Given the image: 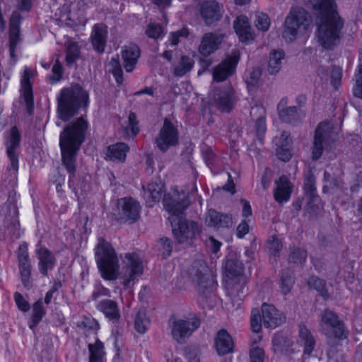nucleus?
Here are the masks:
<instances>
[{
    "label": "nucleus",
    "mask_w": 362,
    "mask_h": 362,
    "mask_svg": "<svg viewBox=\"0 0 362 362\" xmlns=\"http://www.w3.org/2000/svg\"><path fill=\"white\" fill-rule=\"evenodd\" d=\"M52 75L50 76V79L52 83L59 81L62 76V66L57 62L54 64L52 69Z\"/></svg>",
    "instance_id": "nucleus-59"
},
{
    "label": "nucleus",
    "mask_w": 362,
    "mask_h": 362,
    "mask_svg": "<svg viewBox=\"0 0 362 362\" xmlns=\"http://www.w3.org/2000/svg\"><path fill=\"white\" fill-rule=\"evenodd\" d=\"M189 31L187 28H182L176 32H173L170 34L169 41L173 46L178 45L183 39L187 37Z\"/></svg>",
    "instance_id": "nucleus-47"
},
{
    "label": "nucleus",
    "mask_w": 362,
    "mask_h": 362,
    "mask_svg": "<svg viewBox=\"0 0 362 362\" xmlns=\"http://www.w3.org/2000/svg\"><path fill=\"white\" fill-rule=\"evenodd\" d=\"M214 102L221 110L229 112L236 103V95L233 87L228 83L220 87L214 97Z\"/></svg>",
    "instance_id": "nucleus-17"
},
{
    "label": "nucleus",
    "mask_w": 362,
    "mask_h": 362,
    "mask_svg": "<svg viewBox=\"0 0 362 362\" xmlns=\"http://www.w3.org/2000/svg\"><path fill=\"white\" fill-rule=\"evenodd\" d=\"M98 308L111 320H118L120 317L117 303L111 300L101 301L98 305Z\"/></svg>",
    "instance_id": "nucleus-35"
},
{
    "label": "nucleus",
    "mask_w": 362,
    "mask_h": 362,
    "mask_svg": "<svg viewBox=\"0 0 362 362\" xmlns=\"http://www.w3.org/2000/svg\"><path fill=\"white\" fill-rule=\"evenodd\" d=\"M293 279L291 276H283L281 278V293L284 295H286L290 293L291 291L293 284Z\"/></svg>",
    "instance_id": "nucleus-57"
},
{
    "label": "nucleus",
    "mask_w": 362,
    "mask_h": 362,
    "mask_svg": "<svg viewBox=\"0 0 362 362\" xmlns=\"http://www.w3.org/2000/svg\"><path fill=\"white\" fill-rule=\"evenodd\" d=\"M140 205L132 198H123L117 201L115 215L118 220L134 222L139 218Z\"/></svg>",
    "instance_id": "nucleus-15"
},
{
    "label": "nucleus",
    "mask_w": 362,
    "mask_h": 362,
    "mask_svg": "<svg viewBox=\"0 0 362 362\" xmlns=\"http://www.w3.org/2000/svg\"><path fill=\"white\" fill-rule=\"evenodd\" d=\"M146 34L148 37L157 39L163 34V28L158 24L149 23Z\"/></svg>",
    "instance_id": "nucleus-53"
},
{
    "label": "nucleus",
    "mask_w": 362,
    "mask_h": 362,
    "mask_svg": "<svg viewBox=\"0 0 362 362\" xmlns=\"http://www.w3.org/2000/svg\"><path fill=\"white\" fill-rule=\"evenodd\" d=\"M270 25V21L267 15L259 13L256 16V27L262 31L268 30Z\"/></svg>",
    "instance_id": "nucleus-56"
},
{
    "label": "nucleus",
    "mask_w": 362,
    "mask_h": 362,
    "mask_svg": "<svg viewBox=\"0 0 362 362\" xmlns=\"http://www.w3.org/2000/svg\"><path fill=\"white\" fill-rule=\"evenodd\" d=\"M45 315V310L43 308L42 300H39L33 305V314L30 327L33 329L36 327V325L42 320Z\"/></svg>",
    "instance_id": "nucleus-43"
},
{
    "label": "nucleus",
    "mask_w": 362,
    "mask_h": 362,
    "mask_svg": "<svg viewBox=\"0 0 362 362\" xmlns=\"http://www.w3.org/2000/svg\"><path fill=\"white\" fill-rule=\"evenodd\" d=\"M20 40V28L17 27L10 28V51L11 57L14 55V51Z\"/></svg>",
    "instance_id": "nucleus-48"
},
{
    "label": "nucleus",
    "mask_w": 362,
    "mask_h": 362,
    "mask_svg": "<svg viewBox=\"0 0 362 362\" xmlns=\"http://www.w3.org/2000/svg\"><path fill=\"white\" fill-rule=\"evenodd\" d=\"M149 325V320L146 317L145 312L139 311L136 318L134 326L136 331L141 334H144Z\"/></svg>",
    "instance_id": "nucleus-44"
},
{
    "label": "nucleus",
    "mask_w": 362,
    "mask_h": 362,
    "mask_svg": "<svg viewBox=\"0 0 362 362\" xmlns=\"http://www.w3.org/2000/svg\"><path fill=\"white\" fill-rule=\"evenodd\" d=\"M87 127V122L80 117L67 125L60 134L59 146L62 160L70 174H74L76 170V156L84 141Z\"/></svg>",
    "instance_id": "nucleus-2"
},
{
    "label": "nucleus",
    "mask_w": 362,
    "mask_h": 362,
    "mask_svg": "<svg viewBox=\"0 0 362 362\" xmlns=\"http://www.w3.org/2000/svg\"><path fill=\"white\" fill-rule=\"evenodd\" d=\"M163 203L170 217L180 216L189 204L185 193L182 191L179 192L177 188L173 189L170 192L165 195Z\"/></svg>",
    "instance_id": "nucleus-12"
},
{
    "label": "nucleus",
    "mask_w": 362,
    "mask_h": 362,
    "mask_svg": "<svg viewBox=\"0 0 362 362\" xmlns=\"http://www.w3.org/2000/svg\"><path fill=\"white\" fill-rule=\"evenodd\" d=\"M199 325L200 320L193 313L182 317H173L170 320L172 337L179 344L185 343Z\"/></svg>",
    "instance_id": "nucleus-8"
},
{
    "label": "nucleus",
    "mask_w": 362,
    "mask_h": 362,
    "mask_svg": "<svg viewBox=\"0 0 362 362\" xmlns=\"http://www.w3.org/2000/svg\"><path fill=\"white\" fill-rule=\"evenodd\" d=\"M204 223L209 227L219 228L230 226L233 221L230 216L220 214L216 210L210 209L206 214Z\"/></svg>",
    "instance_id": "nucleus-22"
},
{
    "label": "nucleus",
    "mask_w": 362,
    "mask_h": 362,
    "mask_svg": "<svg viewBox=\"0 0 362 362\" xmlns=\"http://www.w3.org/2000/svg\"><path fill=\"white\" fill-rule=\"evenodd\" d=\"M129 147L124 143H117L108 147L106 158L112 161L123 162L125 160Z\"/></svg>",
    "instance_id": "nucleus-33"
},
{
    "label": "nucleus",
    "mask_w": 362,
    "mask_h": 362,
    "mask_svg": "<svg viewBox=\"0 0 362 362\" xmlns=\"http://www.w3.org/2000/svg\"><path fill=\"white\" fill-rule=\"evenodd\" d=\"M276 184V188L274 194L276 201L279 203L288 201L291 193V182L286 177L282 176Z\"/></svg>",
    "instance_id": "nucleus-32"
},
{
    "label": "nucleus",
    "mask_w": 362,
    "mask_h": 362,
    "mask_svg": "<svg viewBox=\"0 0 362 362\" xmlns=\"http://www.w3.org/2000/svg\"><path fill=\"white\" fill-rule=\"evenodd\" d=\"M1 214L4 216V223L8 230L13 235H18V213L15 202L11 201L6 202L1 209Z\"/></svg>",
    "instance_id": "nucleus-20"
},
{
    "label": "nucleus",
    "mask_w": 362,
    "mask_h": 362,
    "mask_svg": "<svg viewBox=\"0 0 362 362\" xmlns=\"http://www.w3.org/2000/svg\"><path fill=\"white\" fill-rule=\"evenodd\" d=\"M332 83L337 88L339 84L341 78V69L338 67H334L332 70Z\"/></svg>",
    "instance_id": "nucleus-61"
},
{
    "label": "nucleus",
    "mask_w": 362,
    "mask_h": 362,
    "mask_svg": "<svg viewBox=\"0 0 362 362\" xmlns=\"http://www.w3.org/2000/svg\"><path fill=\"white\" fill-rule=\"evenodd\" d=\"M18 269L21 281L26 288L32 286L31 269L32 265L28 255V245L22 244L18 250Z\"/></svg>",
    "instance_id": "nucleus-16"
},
{
    "label": "nucleus",
    "mask_w": 362,
    "mask_h": 362,
    "mask_svg": "<svg viewBox=\"0 0 362 362\" xmlns=\"http://www.w3.org/2000/svg\"><path fill=\"white\" fill-rule=\"evenodd\" d=\"M89 362H105V351L103 344L100 341L88 345Z\"/></svg>",
    "instance_id": "nucleus-40"
},
{
    "label": "nucleus",
    "mask_w": 362,
    "mask_h": 362,
    "mask_svg": "<svg viewBox=\"0 0 362 362\" xmlns=\"http://www.w3.org/2000/svg\"><path fill=\"white\" fill-rule=\"evenodd\" d=\"M107 30L106 26L102 24H96L93 27L91 35L92 44L94 48L99 52H103L106 42Z\"/></svg>",
    "instance_id": "nucleus-31"
},
{
    "label": "nucleus",
    "mask_w": 362,
    "mask_h": 362,
    "mask_svg": "<svg viewBox=\"0 0 362 362\" xmlns=\"http://www.w3.org/2000/svg\"><path fill=\"white\" fill-rule=\"evenodd\" d=\"M207 245L214 253H216L219 250L221 243L213 237H210L207 240Z\"/></svg>",
    "instance_id": "nucleus-63"
},
{
    "label": "nucleus",
    "mask_w": 362,
    "mask_h": 362,
    "mask_svg": "<svg viewBox=\"0 0 362 362\" xmlns=\"http://www.w3.org/2000/svg\"><path fill=\"white\" fill-rule=\"evenodd\" d=\"M320 325L328 337L342 339L346 337L344 326L339 317L329 310H325L320 317Z\"/></svg>",
    "instance_id": "nucleus-11"
},
{
    "label": "nucleus",
    "mask_w": 362,
    "mask_h": 362,
    "mask_svg": "<svg viewBox=\"0 0 362 362\" xmlns=\"http://www.w3.org/2000/svg\"><path fill=\"white\" fill-rule=\"evenodd\" d=\"M239 61V52L235 50L232 54L214 69L213 77L216 81H222L235 72V66Z\"/></svg>",
    "instance_id": "nucleus-18"
},
{
    "label": "nucleus",
    "mask_w": 362,
    "mask_h": 362,
    "mask_svg": "<svg viewBox=\"0 0 362 362\" xmlns=\"http://www.w3.org/2000/svg\"><path fill=\"white\" fill-rule=\"evenodd\" d=\"M234 28L240 41L245 42L252 40L253 35L247 17H238L234 21Z\"/></svg>",
    "instance_id": "nucleus-30"
},
{
    "label": "nucleus",
    "mask_w": 362,
    "mask_h": 362,
    "mask_svg": "<svg viewBox=\"0 0 362 362\" xmlns=\"http://www.w3.org/2000/svg\"><path fill=\"white\" fill-rule=\"evenodd\" d=\"M226 35L219 32H211L204 34L199 47V53L205 57L209 56L219 49Z\"/></svg>",
    "instance_id": "nucleus-19"
},
{
    "label": "nucleus",
    "mask_w": 362,
    "mask_h": 362,
    "mask_svg": "<svg viewBox=\"0 0 362 362\" xmlns=\"http://www.w3.org/2000/svg\"><path fill=\"white\" fill-rule=\"evenodd\" d=\"M14 298H15V301L18 307V308L23 311V312H26L29 310L30 308V305L29 303L23 298V297L22 296L21 294H20L19 293H16L14 294Z\"/></svg>",
    "instance_id": "nucleus-58"
},
{
    "label": "nucleus",
    "mask_w": 362,
    "mask_h": 362,
    "mask_svg": "<svg viewBox=\"0 0 362 362\" xmlns=\"http://www.w3.org/2000/svg\"><path fill=\"white\" fill-rule=\"evenodd\" d=\"M36 252L39 260V270L44 276H47L48 271L54 268L56 262L55 257L48 249L44 247H40Z\"/></svg>",
    "instance_id": "nucleus-25"
},
{
    "label": "nucleus",
    "mask_w": 362,
    "mask_h": 362,
    "mask_svg": "<svg viewBox=\"0 0 362 362\" xmlns=\"http://www.w3.org/2000/svg\"><path fill=\"white\" fill-rule=\"evenodd\" d=\"M267 248L272 255L276 256L282 249L281 242L276 236H272L267 241Z\"/></svg>",
    "instance_id": "nucleus-51"
},
{
    "label": "nucleus",
    "mask_w": 362,
    "mask_h": 362,
    "mask_svg": "<svg viewBox=\"0 0 362 362\" xmlns=\"http://www.w3.org/2000/svg\"><path fill=\"white\" fill-rule=\"evenodd\" d=\"M80 54L79 47L75 43H70L66 51V62L69 64H72L78 58Z\"/></svg>",
    "instance_id": "nucleus-50"
},
{
    "label": "nucleus",
    "mask_w": 362,
    "mask_h": 362,
    "mask_svg": "<svg viewBox=\"0 0 362 362\" xmlns=\"http://www.w3.org/2000/svg\"><path fill=\"white\" fill-rule=\"evenodd\" d=\"M95 259L103 279L115 280L118 277L119 259L112 245L103 238L99 240L96 247Z\"/></svg>",
    "instance_id": "nucleus-4"
},
{
    "label": "nucleus",
    "mask_w": 362,
    "mask_h": 362,
    "mask_svg": "<svg viewBox=\"0 0 362 362\" xmlns=\"http://www.w3.org/2000/svg\"><path fill=\"white\" fill-rule=\"evenodd\" d=\"M163 185L158 181H155L149 183L147 186V189L145 192V197L148 200L149 203H154L158 202L163 196Z\"/></svg>",
    "instance_id": "nucleus-37"
},
{
    "label": "nucleus",
    "mask_w": 362,
    "mask_h": 362,
    "mask_svg": "<svg viewBox=\"0 0 362 362\" xmlns=\"http://www.w3.org/2000/svg\"><path fill=\"white\" fill-rule=\"evenodd\" d=\"M20 135L16 127H13L11 130V135L7 143V153L10 158L11 167L9 170L13 169L16 172L18 169V156L16 150L19 147Z\"/></svg>",
    "instance_id": "nucleus-24"
},
{
    "label": "nucleus",
    "mask_w": 362,
    "mask_h": 362,
    "mask_svg": "<svg viewBox=\"0 0 362 362\" xmlns=\"http://www.w3.org/2000/svg\"><path fill=\"white\" fill-rule=\"evenodd\" d=\"M234 342L229 334L225 330H220L215 337V348L218 355H226L231 354L234 351Z\"/></svg>",
    "instance_id": "nucleus-23"
},
{
    "label": "nucleus",
    "mask_w": 362,
    "mask_h": 362,
    "mask_svg": "<svg viewBox=\"0 0 362 362\" xmlns=\"http://www.w3.org/2000/svg\"><path fill=\"white\" fill-rule=\"evenodd\" d=\"M310 24V16L303 8H293L285 20L284 38L287 41H293L298 35L304 33Z\"/></svg>",
    "instance_id": "nucleus-6"
},
{
    "label": "nucleus",
    "mask_w": 362,
    "mask_h": 362,
    "mask_svg": "<svg viewBox=\"0 0 362 362\" xmlns=\"http://www.w3.org/2000/svg\"><path fill=\"white\" fill-rule=\"evenodd\" d=\"M179 133L174 124L168 119H165L158 136L155 140L157 147L163 152L167 151L170 147L177 144Z\"/></svg>",
    "instance_id": "nucleus-13"
},
{
    "label": "nucleus",
    "mask_w": 362,
    "mask_h": 362,
    "mask_svg": "<svg viewBox=\"0 0 362 362\" xmlns=\"http://www.w3.org/2000/svg\"><path fill=\"white\" fill-rule=\"evenodd\" d=\"M250 357L251 362H264L265 358L264 351L259 346L251 347Z\"/></svg>",
    "instance_id": "nucleus-55"
},
{
    "label": "nucleus",
    "mask_w": 362,
    "mask_h": 362,
    "mask_svg": "<svg viewBox=\"0 0 362 362\" xmlns=\"http://www.w3.org/2000/svg\"><path fill=\"white\" fill-rule=\"evenodd\" d=\"M161 245L163 246V255L168 256L172 251L171 242L168 238H162L160 240Z\"/></svg>",
    "instance_id": "nucleus-64"
},
{
    "label": "nucleus",
    "mask_w": 362,
    "mask_h": 362,
    "mask_svg": "<svg viewBox=\"0 0 362 362\" xmlns=\"http://www.w3.org/2000/svg\"><path fill=\"white\" fill-rule=\"evenodd\" d=\"M250 115L253 118L257 117L256 119V130L258 136H261L266 132V122H265V110L262 106H255L252 107Z\"/></svg>",
    "instance_id": "nucleus-36"
},
{
    "label": "nucleus",
    "mask_w": 362,
    "mask_h": 362,
    "mask_svg": "<svg viewBox=\"0 0 362 362\" xmlns=\"http://www.w3.org/2000/svg\"><path fill=\"white\" fill-rule=\"evenodd\" d=\"M250 220L243 219L237 227V235L238 238H243L249 232V223Z\"/></svg>",
    "instance_id": "nucleus-60"
},
{
    "label": "nucleus",
    "mask_w": 362,
    "mask_h": 362,
    "mask_svg": "<svg viewBox=\"0 0 362 362\" xmlns=\"http://www.w3.org/2000/svg\"><path fill=\"white\" fill-rule=\"evenodd\" d=\"M332 124L328 122H321L315 130L313 148V158L317 160L324 150L331 148L335 141Z\"/></svg>",
    "instance_id": "nucleus-10"
},
{
    "label": "nucleus",
    "mask_w": 362,
    "mask_h": 362,
    "mask_svg": "<svg viewBox=\"0 0 362 362\" xmlns=\"http://www.w3.org/2000/svg\"><path fill=\"white\" fill-rule=\"evenodd\" d=\"M262 320L265 327L276 328L285 320V317L274 305L264 303L262 305V317L259 310L254 309L251 315V329L258 333L262 329Z\"/></svg>",
    "instance_id": "nucleus-7"
},
{
    "label": "nucleus",
    "mask_w": 362,
    "mask_h": 362,
    "mask_svg": "<svg viewBox=\"0 0 362 362\" xmlns=\"http://www.w3.org/2000/svg\"><path fill=\"white\" fill-rule=\"evenodd\" d=\"M140 56L139 48L134 44L125 46L122 52L124 67L127 72L133 71Z\"/></svg>",
    "instance_id": "nucleus-26"
},
{
    "label": "nucleus",
    "mask_w": 362,
    "mask_h": 362,
    "mask_svg": "<svg viewBox=\"0 0 362 362\" xmlns=\"http://www.w3.org/2000/svg\"><path fill=\"white\" fill-rule=\"evenodd\" d=\"M124 130L127 134L129 129L132 134L135 136L139 132L138 120L134 112H130L128 117V124L124 127Z\"/></svg>",
    "instance_id": "nucleus-49"
},
{
    "label": "nucleus",
    "mask_w": 362,
    "mask_h": 362,
    "mask_svg": "<svg viewBox=\"0 0 362 362\" xmlns=\"http://www.w3.org/2000/svg\"><path fill=\"white\" fill-rule=\"evenodd\" d=\"M200 13L205 23L211 25L221 19V7L214 0L204 1L201 5Z\"/></svg>",
    "instance_id": "nucleus-21"
},
{
    "label": "nucleus",
    "mask_w": 362,
    "mask_h": 362,
    "mask_svg": "<svg viewBox=\"0 0 362 362\" xmlns=\"http://www.w3.org/2000/svg\"><path fill=\"white\" fill-rule=\"evenodd\" d=\"M240 203L243 205L242 216L243 219L248 220L247 218L252 216L251 206L245 199H241Z\"/></svg>",
    "instance_id": "nucleus-62"
},
{
    "label": "nucleus",
    "mask_w": 362,
    "mask_h": 362,
    "mask_svg": "<svg viewBox=\"0 0 362 362\" xmlns=\"http://www.w3.org/2000/svg\"><path fill=\"white\" fill-rule=\"evenodd\" d=\"M284 59V53L282 51L271 52L268 62V71L269 74H276L280 71Z\"/></svg>",
    "instance_id": "nucleus-39"
},
{
    "label": "nucleus",
    "mask_w": 362,
    "mask_h": 362,
    "mask_svg": "<svg viewBox=\"0 0 362 362\" xmlns=\"http://www.w3.org/2000/svg\"><path fill=\"white\" fill-rule=\"evenodd\" d=\"M35 71L25 68L21 79L22 94L28 108L33 107V91L30 78L33 77Z\"/></svg>",
    "instance_id": "nucleus-29"
},
{
    "label": "nucleus",
    "mask_w": 362,
    "mask_h": 362,
    "mask_svg": "<svg viewBox=\"0 0 362 362\" xmlns=\"http://www.w3.org/2000/svg\"><path fill=\"white\" fill-rule=\"evenodd\" d=\"M317 16L315 36L318 44L327 49L339 42L344 22L336 11L334 0H310Z\"/></svg>",
    "instance_id": "nucleus-1"
},
{
    "label": "nucleus",
    "mask_w": 362,
    "mask_h": 362,
    "mask_svg": "<svg viewBox=\"0 0 362 362\" xmlns=\"http://www.w3.org/2000/svg\"><path fill=\"white\" fill-rule=\"evenodd\" d=\"M194 61L189 57L182 56L180 62L174 68V74L177 76H182L192 69Z\"/></svg>",
    "instance_id": "nucleus-42"
},
{
    "label": "nucleus",
    "mask_w": 362,
    "mask_h": 362,
    "mask_svg": "<svg viewBox=\"0 0 362 362\" xmlns=\"http://www.w3.org/2000/svg\"><path fill=\"white\" fill-rule=\"evenodd\" d=\"M58 117L66 122L78 113L81 105H87L88 94L80 86L63 88L57 99Z\"/></svg>",
    "instance_id": "nucleus-3"
},
{
    "label": "nucleus",
    "mask_w": 362,
    "mask_h": 362,
    "mask_svg": "<svg viewBox=\"0 0 362 362\" xmlns=\"http://www.w3.org/2000/svg\"><path fill=\"white\" fill-rule=\"evenodd\" d=\"M299 337L304 341V352L310 354L314 349L315 341L310 330L305 325H300Z\"/></svg>",
    "instance_id": "nucleus-41"
},
{
    "label": "nucleus",
    "mask_w": 362,
    "mask_h": 362,
    "mask_svg": "<svg viewBox=\"0 0 362 362\" xmlns=\"http://www.w3.org/2000/svg\"><path fill=\"white\" fill-rule=\"evenodd\" d=\"M124 272L122 275L123 284L129 286L143 274L144 266L139 255L134 252H128L124 255Z\"/></svg>",
    "instance_id": "nucleus-14"
},
{
    "label": "nucleus",
    "mask_w": 362,
    "mask_h": 362,
    "mask_svg": "<svg viewBox=\"0 0 362 362\" xmlns=\"http://www.w3.org/2000/svg\"><path fill=\"white\" fill-rule=\"evenodd\" d=\"M308 286L319 291L324 298L328 297V293L325 288V284L323 280L315 276H312L308 281Z\"/></svg>",
    "instance_id": "nucleus-45"
},
{
    "label": "nucleus",
    "mask_w": 362,
    "mask_h": 362,
    "mask_svg": "<svg viewBox=\"0 0 362 362\" xmlns=\"http://www.w3.org/2000/svg\"><path fill=\"white\" fill-rule=\"evenodd\" d=\"M225 271L230 278L240 276L243 273V265L237 259L228 258L225 263Z\"/></svg>",
    "instance_id": "nucleus-38"
},
{
    "label": "nucleus",
    "mask_w": 362,
    "mask_h": 362,
    "mask_svg": "<svg viewBox=\"0 0 362 362\" xmlns=\"http://www.w3.org/2000/svg\"><path fill=\"white\" fill-rule=\"evenodd\" d=\"M175 239L179 243L191 244L197 234L199 233L200 228L197 223L187 221L182 217H170Z\"/></svg>",
    "instance_id": "nucleus-9"
},
{
    "label": "nucleus",
    "mask_w": 362,
    "mask_h": 362,
    "mask_svg": "<svg viewBox=\"0 0 362 362\" xmlns=\"http://www.w3.org/2000/svg\"><path fill=\"white\" fill-rule=\"evenodd\" d=\"M110 71L114 75L117 83L121 84L123 81L122 79V70L119 62L118 58H112L109 64Z\"/></svg>",
    "instance_id": "nucleus-46"
},
{
    "label": "nucleus",
    "mask_w": 362,
    "mask_h": 362,
    "mask_svg": "<svg viewBox=\"0 0 362 362\" xmlns=\"http://www.w3.org/2000/svg\"><path fill=\"white\" fill-rule=\"evenodd\" d=\"M272 342L273 349L276 353L291 356L296 351L293 348L294 342L282 334H276Z\"/></svg>",
    "instance_id": "nucleus-27"
},
{
    "label": "nucleus",
    "mask_w": 362,
    "mask_h": 362,
    "mask_svg": "<svg viewBox=\"0 0 362 362\" xmlns=\"http://www.w3.org/2000/svg\"><path fill=\"white\" fill-rule=\"evenodd\" d=\"M186 276L197 285L200 293L211 290L214 286V277L212 271L204 260L195 259L190 263L185 271Z\"/></svg>",
    "instance_id": "nucleus-5"
},
{
    "label": "nucleus",
    "mask_w": 362,
    "mask_h": 362,
    "mask_svg": "<svg viewBox=\"0 0 362 362\" xmlns=\"http://www.w3.org/2000/svg\"><path fill=\"white\" fill-rule=\"evenodd\" d=\"M286 100H282L278 105L279 115L285 122H292L300 118V113L296 106L285 107Z\"/></svg>",
    "instance_id": "nucleus-34"
},
{
    "label": "nucleus",
    "mask_w": 362,
    "mask_h": 362,
    "mask_svg": "<svg viewBox=\"0 0 362 362\" xmlns=\"http://www.w3.org/2000/svg\"><path fill=\"white\" fill-rule=\"evenodd\" d=\"M275 143L277 146V157L284 162L288 161L292 156V154L289 149V145L291 143L289 134L286 132H283L281 134L280 137H276L275 139Z\"/></svg>",
    "instance_id": "nucleus-28"
},
{
    "label": "nucleus",
    "mask_w": 362,
    "mask_h": 362,
    "mask_svg": "<svg viewBox=\"0 0 362 362\" xmlns=\"http://www.w3.org/2000/svg\"><path fill=\"white\" fill-rule=\"evenodd\" d=\"M307 257V252L303 249H295L289 256V262L294 264H302Z\"/></svg>",
    "instance_id": "nucleus-54"
},
{
    "label": "nucleus",
    "mask_w": 362,
    "mask_h": 362,
    "mask_svg": "<svg viewBox=\"0 0 362 362\" xmlns=\"http://www.w3.org/2000/svg\"><path fill=\"white\" fill-rule=\"evenodd\" d=\"M355 79L356 85L354 88V94L355 96L362 99V64L358 67Z\"/></svg>",
    "instance_id": "nucleus-52"
}]
</instances>
